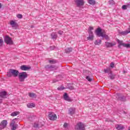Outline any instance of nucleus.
I'll use <instances>...</instances> for the list:
<instances>
[{
    "label": "nucleus",
    "instance_id": "obj_1",
    "mask_svg": "<svg viewBox=\"0 0 130 130\" xmlns=\"http://www.w3.org/2000/svg\"><path fill=\"white\" fill-rule=\"evenodd\" d=\"M19 71L15 69H10L7 72V76L9 78H11V77H14V78H16L19 76Z\"/></svg>",
    "mask_w": 130,
    "mask_h": 130
},
{
    "label": "nucleus",
    "instance_id": "obj_2",
    "mask_svg": "<svg viewBox=\"0 0 130 130\" xmlns=\"http://www.w3.org/2000/svg\"><path fill=\"white\" fill-rule=\"evenodd\" d=\"M95 33L97 36L99 37H103V38H105L106 40H109V37L105 34H104L102 32V29L100 27H98V29L95 30Z\"/></svg>",
    "mask_w": 130,
    "mask_h": 130
},
{
    "label": "nucleus",
    "instance_id": "obj_3",
    "mask_svg": "<svg viewBox=\"0 0 130 130\" xmlns=\"http://www.w3.org/2000/svg\"><path fill=\"white\" fill-rule=\"evenodd\" d=\"M28 77V74L25 72H21L19 73L18 78L20 82H24L25 79Z\"/></svg>",
    "mask_w": 130,
    "mask_h": 130
},
{
    "label": "nucleus",
    "instance_id": "obj_4",
    "mask_svg": "<svg viewBox=\"0 0 130 130\" xmlns=\"http://www.w3.org/2000/svg\"><path fill=\"white\" fill-rule=\"evenodd\" d=\"M75 129L76 130H85L86 128H85V124L83 123L82 122H79L77 123L75 126Z\"/></svg>",
    "mask_w": 130,
    "mask_h": 130
},
{
    "label": "nucleus",
    "instance_id": "obj_5",
    "mask_svg": "<svg viewBox=\"0 0 130 130\" xmlns=\"http://www.w3.org/2000/svg\"><path fill=\"white\" fill-rule=\"evenodd\" d=\"M45 69L46 71H55V70H57L58 67L55 65L48 64L45 67Z\"/></svg>",
    "mask_w": 130,
    "mask_h": 130
},
{
    "label": "nucleus",
    "instance_id": "obj_6",
    "mask_svg": "<svg viewBox=\"0 0 130 130\" xmlns=\"http://www.w3.org/2000/svg\"><path fill=\"white\" fill-rule=\"evenodd\" d=\"M118 43L119 44L118 45V47L119 48H121L120 46H121V45H122V46H123L124 47H126L127 48H130V44L123 43L122 41H119V40H118Z\"/></svg>",
    "mask_w": 130,
    "mask_h": 130
},
{
    "label": "nucleus",
    "instance_id": "obj_7",
    "mask_svg": "<svg viewBox=\"0 0 130 130\" xmlns=\"http://www.w3.org/2000/svg\"><path fill=\"white\" fill-rule=\"evenodd\" d=\"M48 117L50 120H56L57 118V116H56V114L52 112L49 113Z\"/></svg>",
    "mask_w": 130,
    "mask_h": 130
},
{
    "label": "nucleus",
    "instance_id": "obj_8",
    "mask_svg": "<svg viewBox=\"0 0 130 130\" xmlns=\"http://www.w3.org/2000/svg\"><path fill=\"white\" fill-rule=\"evenodd\" d=\"M4 41L5 42L7 43V44H9V45H12V44L13 43V40H12V38L9 37V36L5 37Z\"/></svg>",
    "mask_w": 130,
    "mask_h": 130
},
{
    "label": "nucleus",
    "instance_id": "obj_9",
    "mask_svg": "<svg viewBox=\"0 0 130 130\" xmlns=\"http://www.w3.org/2000/svg\"><path fill=\"white\" fill-rule=\"evenodd\" d=\"M74 2L76 4L77 7L78 8L85 5V1H84V0H75Z\"/></svg>",
    "mask_w": 130,
    "mask_h": 130
},
{
    "label": "nucleus",
    "instance_id": "obj_10",
    "mask_svg": "<svg viewBox=\"0 0 130 130\" xmlns=\"http://www.w3.org/2000/svg\"><path fill=\"white\" fill-rule=\"evenodd\" d=\"M8 125V121L7 120H3L0 123V130L4 129L7 127Z\"/></svg>",
    "mask_w": 130,
    "mask_h": 130
},
{
    "label": "nucleus",
    "instance_id": "obj_11",
    "mask_svg": "<svg viewBox=\"0 0 130 130\" xmlns=\"http://www.w3.org/2000/svg\"><path fill=\"white\" fill-rule=\"evenodd\" d=\"M116 99L119 101H125V97L123 95H121L120 93H117L116 94Z\"/></svg>",
    "mask_w": 130,
    "mask_h": 130
},
{
    "label": "nucleus",
    "instance_id": "obj_12",
    "mask_svg": "<svg viewBox=\"0 0 130 130\" xmlns=\"http://www.w3.org/2000/svg\"><path fill=\"white\" fill-rule=\"evenodd\" d=\"M11 26H12V28L16 30L17 28H18V23L14 21V20H11L10 23Z\"/></svg>",
    "mask_w": 130,
    "mask_h": 130
},
{
    "label": "nucleus",
    "instance_id": "obj_13",
    "mask_svg": "<svg viewBox=\"0 0 130 130\" xmlns=\"http://www.w3.org/2000/svg\"><path fill=\"white\" fill-rule=\"evenodd\" d=\"M88 34L89 37L87 38V40L93 41L94 40V34H93V31H88Z\"/></svg>",
    "mask_w": 130,
    "mask_h": 130
},
{
    "label": "nucleus",
    "instance_id": "obj_14",
    "mask_svg": "<svg viewBox=\"0 0 130 130\" xmlns=\"http://www.w3.org/2000/svg\"><path fill=\"white\" fill-rule=\"evenodd\" d=\"M20 69L21 71H29V70H31V67H27L26 65H22L20 66Z\"/></svg>",
    "mask_w": 130,
    "mask_h": 130
},
{
    "label": "nucleus",
    "instance_id": "obj_15",
    "mask_svg": "<svg viewBox=\"0 0 130 130\" xmlns=\"http://www.w3.org/2000/svg\"><path fill=\"white\" fill-rule=\"evenodd\" d=\"M63 99L66 101H68V102H72V99H71V98L69 96V95L67 93H64L63 95Z\"/></svg>",
    "mask_w": 130,
    "mask_h": 130
},
{
    "label": "nucleus",
    "instance_id": "obj_16",
    "mask_svg": "<svg viewBox=\"0 0 130 130\" xmlns=\"http://www.w3.org/2000/svg\"><path fill=\"white\" fill-rule=\"evenodd\" d=\"M75 113H76V109L74 108H70L69 109V114H70V115H73Z\"/></svg>",
    "mask_w": 130,
    "mask_h": 130
},
{
    "label": "nucleus",
    "instance_id": "obj_17",
    "mask_svg": "<svg viewBox=\"0 0 130 130\" xmlns=\"http://www.w3.org/2000/svg\"><path fill=\"white\" fill-rule=\"evenodd\" d=\"M105 44L107 47H112V46H114L116 44L115 43H109L108 42H106Z\"/></svg>",
    "mask_w": 130,
    "mask_h": 130
},
{
    "label": "nucleus",
    "instance_id": "obj_18",
    "mask_svg": "<svg viewBox=\"0 0 130 130\" xmlns=\"http://www.w3.org/2000/svg\"><path fill=\"white\" fill-rule=\"evenodd\" d=\"M51 39H53V40H54V41L56 40L57 38V34H56V33L55 32H52L51 34Z\"/></svg>",
    "mask_w": 130,
    "mask_h": 130
},
{
    "label": "nucleus",
    "instance_id": "obj_19",
    "mask_svg": "<svg viewBox=\"0 0 130 130\" xmlns=\"http://www.w3.org/2000/svg\"><path fill=\"white\" fill-rule=\"evenodd\" d=\"M115 127H116V129H118V130L124 129V126H123L121 124H116L115 125Z\"/></svg>",
    "mask_w": 130,
    "mask_h": 130
},
{
    "label": "nucleus",
    "instance_id": "obj_20",
    "mask_svg": "<svg viewBox=\"0 0 130 130\" xmlns=\"http://www.w3.org/2000/svg\"><path fill=\"white\" fill-rule=\"evenodd\" d=\"M119 33L121 35H123V36H124L125 35H127V34L128 33H130V31L129 30H125V31H119Z\"/></svg>",
    "mask_w": 130,
    "mask_h": 130
},
{
    "label": "nucleus",
    "instance_id": "obj_21",
    "mask_svg": "<svg viewBox=\"0 0 130 130\" xmlns=\"http://www.w3.org/2000/svg\"><path fill=\"white\" fill-rule=\"evenodd\" d=\"M7 92L2 91L0 92V98H7Z\"/></svg>",
    "mask_w": 130,
    "mask_h": 130
},
{
    "label": "nucleus",
    "instance_id": "obj_22",
    "mask_svg": "<svg viewBox=\"0 0 130 130\" xmlns=\"http://www.w3.org/2000/svg\"><path fill=\"white\" fill-rule=\"evenodd\" d=\"M104 72L106 74H110V73H112V71H111V69L109 67L107 68V69H104Z\"/></svg>",
    "mask_w": 130,
    "mask_h": 130
},
{
    "label": "nucleus",
    "instance_id": "obj_23",
    "mask_svg": "<svg viewBox=\"0 0 130 130\" xmlns=\"http://www.w3.org/2000/svg\"><path fill=\"white\" fill-rule=\"evenodd\" d=\"M108 75H109V78H110L111 80H114V79L115 78L116 75L115 74H112V72L109 73Z\"/></svg>",
    "mask_w": 130,
    "mask_h": 130
},
{
    "label": "nucleus",
    "instance_id": "obj_24",
    "mask_svg": "<svg viewBox=\"0 0 130 130\" xmlns=\"http://www.w3.org/2000/svg\"><path fill=\"white\" fill-rule=\"evenodd\" d=\"M29 97H30V98H36L37 97V95L36 94L33 93V92H30L28 94Z\"/></svg>",
    "mask_w": 130,
    "mask_h": 130
},
{
    "label": "nucleus",
    "instance_id": "obj_25",
    "mask_svg": "<svg viewBox=\"0 0 130 130\" xmlns=\"http://www.w3.org/2000/svg\"><path fill=\"white\" fill-rule=\"evenodd\" d=\"M61 76L58 75L56 79H54L53 80V83H56V82H58V81H60V80L61 79Z\"/></svg>",
    "mask_w": 130,
    "mask_h": 130
},
{
    "label": "nucleus",
    "instance_id": "obj_26",
    "mask_svg": "<svg viewBox=\"0 0 130 130\" xmlns=\"http://www.w3.org/2000/svg\"><path fill=\"white\" fill-rule=\"evenodd\" d=\"M73 51L72 48H67L65 49V52L66 53H70V52H72Z\"/></svg>",
    "mask_w": 130,
    "mask_h": 130
},
{
    "label": "nucleus",
    "instance_id": "obj_27",
    "mask_svg": "<svg viewBox=\"0 0 130 130\" xmlns=\"http://www.w3.org/2000/svg\"><path fill=\"white\" fill-rule=\"evenodd\" d=\"M27 107L28 108H33V107H35V104L34 103H28L27 104Z\"/></svg>",
    "mask_w": 130,
    "mask_h": 130
},
{
    "label": "nucleus",
    "instance_id": "obj_28",
    "mask_svg": "<svg viewBox=\"0 0 130 130\" xmlns=\"http://www.w3.org/2000/svg\"><path fill=\"white\" fill-rule=\"evenodd\" d=\"M18 114H20V112H14L11 114V116H17V115H18Z\"/></svg>",
    "mask_w": 130,
    "mask_h": 130
},
{
    "label": "nucleus",
    "instance_id": "obj_29",
    "mask_svg": "<svg viewBox=\"0 0 130 130\" xmlns=\"http://www.w3.org/2000/svg\"><path fill=\"white\" fill-rule=\"evenodd\" d=\"M11 127V130H16L17 129V126H18V124L16 125H10Z\"/></svg>",
    "mask_w": 130,
    "mask_h": 130
},
{
    "label": "nucleus",
    "instance_id": "obj_30",
    "mask_svg": "<svg viewBox=\"0 0 130 130\" xmlns=\"http://www.w3.org/2000/svg\"><path fill=\"white\" fill-rule=\"evenodd\" d=\"M101 40H96L94 42V44L95 45H100V44H101Z\"/></svg>",
    "mask_w": 130,
    "mask_h": 130
},
{
    "label": "nucleus",
    "instance_id": "obj_31",
    "mask_svg": "<svg viewBox=\"0 0 130 130\" xmlns=\"http://www.w3.org/2000/svg\"><path fill=\"white\" fill-rule=\"evenodd\" d=\"M49 63H52V64H54V63H56L57 61H56V60H49Z\"/></svg>",
    "mask_w": 130,
    "mask_h": 130
},
{
    "label": "nucleus",
    "instance_id": "obj_32",
    "mask_svg": "<svg viewBox=\"0 0 130 130\" xmlns=\"http://www.w3.org/2000/svg\"><path fill=\"white\" fill-rule=\"evenodd\" d=\"M88 3L90 5H95V1L94 0H88Z\"/></svg>",
    "mask_w": 130,
    "mask_h": 130
},
{
    "label": "nucleus",
    "instance_id": "obj_33",
    "mask_svg": "<svg viewBox=\"0 0 130 130\" xmlns=\"http://www.w3.org/2000/svg\"><path fill=\"white\" fill-rule=\"evenodd\" d=\"M15 120H16V119H14L12 121L11 123H10V125H15L17 124H16V121Z\"/></svg>",
    "mask_w": 130,
    "mask_h": 130
},
{
    "label": "nucleus",
    "instance_id": "obj_34",
    "mask_svg": "<svg viewBox=\"0 0 130 130\" xmlns=\"http://www.w3.org/2000/svg\"><path fill=\"white\" fill-rule=\"evenodd\" d=\"M34 127H35L36 128H39L40 126H39V124L35 123L34 125Z\"/></svg>",
    "mask_w": 130,
    "mask_h": 130
},
{
    "label": "nucleus",
    "instance_id": "obj_35",
    "mask_svg": "<svg viewBox=\"0 0 130 130\" xmlns=\"http://www.w3.org/2000/svg\"><path fill=\"white\" fill-rule=\"evenodd\" d=\"M86 79L89 81L91 82L92 81V78H90L89 76H86Z\"/></svg>",
    "mask_w": 130,
    "mask_h": 130
},
{
    "label": "nucleus",
    "instance_id": "obj_36",
    "mask_svg": "<svg viewBox=\"0 0 130 130\" xmlns=\"http://www.w3.org/2000/svg\"><path fill=\"white\" fill-rule=\"evenodd\" d=\"M4 43V40L3 39H0V47H2L3 46V44Z\"/></svg>",
    "mask_w": 130,
    "mask_h": 130
},
{
    "label": "nucleus",
    "instance_id": "obj_37",
    "mask_svg": "<svg viewBox=\"0 0 130 130\" xmlns=\"http://www.w3.org/2000/svg\"><path fill=\"white\" fill-rule=\"evenodd\" d=\"M17 17L18 19H22V18H23V15L22 14H18Z\"/></svg>",
    "mask_w": 130,
    "mask_h": 130
},
{
    "label": "nucleus",
    "instance_id": "obj_38",
    "mask_svg": "<svg viewBox=\"0 0 130 130\" xmlns=\"http://www.w3.org/2000/svg\"><path fill=\"white\" fill-rule=\"evenodd\" d=\"M122 10H126L127 9V6L126 5H123L122 7Z\"/></svg>",
    "mask_w": 130,
    "mask_h": 130
},
{
    "label": "nucleus",
    "instance_id": "obj_39",
    "mask_svg": "<svg viewBox=\"0 0 130 130\" xmlns=\"http://www.w3.org/2000/svg\"><path fill=\"white\" fill-rule=\"evenodd\" d=\"M56 47L54 46H52L50 47V50H54V49H55Z\"/></svg>",
    "mask_w": 130,
    "mask_h": 130
},
{
    "label": "nucleus",
    "instance_id": "obj_40",
    "mask_svg": "<svg viewBox=\"0 0 130 130\" xmlns=\"http://www.w3.org/2000/svg\"><path fill=\"white\" fill-rule=\"evenodd\" d=\"M109 3L110 5H113V4H114V1L113 0H110Z\"/></svg>",
    "mask_w": 130,
    "mask_h": 130
},
{
    "label": "nucleus",
    "instance_id": "obj_41",
    "mask_svg": "<svg viewBox=\"0 0 130 130\" xmlns=\"http://www.w3.org/2000/svg\"><path fill=\"white\" fill-rule=\"evenodd\" d=\"M93 27L89 26V29H88V32H92V30H93Z\"/></svg>",
    "mask_w": 130,
    "mask_h": 130
},
{
    "label": "nucleus",
    "instance_id": "obj_42",
    "mask_svg": "<svg viewBox=\"0 0 130 130\" xmlns=\"http://www.w3.org/2000/svg\"><path fill=\"white\" fill-rule=\"evenodd\" d=\"M63 34V31H62V30L58 31V34H59V35H62Z\"/></svg>",
    "mask_w": 130,
    "mask_h": 130
},
{
    "label": "nucleus",
    "instance_id": "obj_43",
    "mask_svg": "<svg viewBox=\"0 0 130 130\" xmlns=\"http://www.w3.org/2000/svg\"><path fill=\"white\" fill-rule=\"evenodd\" d=\"M64 89V88L61 87H58L57 88V90H58L59 91H60V90H63Z\"/></svg>",
    "mask_w": 130,
    "mask_h": 130
},
{
    "label": "nucleus",
    "instance_id": "obj_44",
    "mask_svg": "<svg viewBox=\"0 0 130 130\" xmlns=\"http://www.w3.org/2000/svg\"><path fill=\"white\" fill-rule=\"evenodd\" d=\"M69 89H70V90H74L75 88L74 87V86H69Z\"/></svg>",
    "mask_w": 130,
    "mask_h": 130
},
{
    "label": "nucleus",
    "instance_id": "obj_45",
    "mask_svg": "<svg viewBox=\"0 0 130 130\" xmlns=\"http://www.w3.org/2000/svg\"><path fill=\"white\" fill-rule=\"evenodd\" d=\"M110 67H111V68H114V63L112 62V63L110 64Z\"/></svg>",
    "mask_w": 130,
    "mask_h": 130
},
{
    "label": "nucleus",
    "instance_id": "obj_46",
    "mask_svg": "<svg viewBox=\"0 0 130 130\" xmlns=\"http://www.w3.org/2000/svg\"><path fill=\"white\" fill-rule=\"evenodd\" d=\"M68 123H64L63 124V127H65V128L68 127Z\"/></svg>",
    "mask_w": 130,
    "mask_h": 130
},
{
    "label": "nucleus",
    "instance_id": "obj_47",
    "mask_svg": "<svg viewBox=\"0 0 130 130\" xmlns=\"http://www.w3.org/2000/svg\"><path fill=\"white\" fill-rule=\"evenodd\" d=\"M85 72H86V73H88V75H91V72H89V71H88V70H86V71H85Z\"/></svg>",
    "mask_w": 130,
    "mask_h": 130
},
{
    "label": "nucleus",
    "instance_id": "obj_48",
    "mask_svg": "<svg viewBox=\"0 0 130 130\" xmlns=\"http://www.w3.org/2000/svg\"><path fill=\"white\" fill-rule=\"evenodd\" d=\"M1 103H3V100L2 99H0V104Z\"/></svg>",
    "mask_w": 130,
    "mask_h": 130
},
{
    "label": "nucleus",
    "instance_id": "obj_49",
    "mask_svg": "<svg viewBox=\"0 0 130 130\" xmlns=\"http://www.w3.org/2000/svg\"><path fill=\"white\" fill-rule=\"evenodd\" d=\"M2 8V4L0 3V9Z\"/></svg>",
    "mask_w": 130,
    "mask_h": 130
},
{
    "label": "nucleus",
    "instance_id": "obj_50",
    "mask_svg": "<svg viewBox=\"0 0 130 130\" xmlns=\"http://www.w3.org/2000/svg\"><path fill=\"white\" fill-rule=\"evenodd\" d=\"M124 73H126V71H124Z\"/></svg>",
    "mask_w": 130,
    "mask_h": 130
},
{
    "label": "nucleus",
    "instance_id": "obj_51",
    "mask_svg": "<svg viewBox=\"0 0 130 130\" xmlns=\"http://www.w3.org/2000/svg\"><path fill=\"white\" fill-rule=\"evenodd\" d=\"M128 130H130V128L128 129Z\"/></svg>",
    "mask_w": 130,
    "mask_h": 130
}]
</instances>
